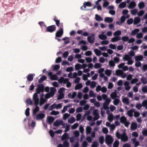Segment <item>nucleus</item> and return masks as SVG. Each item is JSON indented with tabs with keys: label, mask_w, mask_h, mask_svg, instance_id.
<instances>
[{
	"label": "nucleus",
	"mask_w": 147,
	"mask_h": 147,
	"mask_svg": "<svg viewBox=\"0 0 147 147\" xmlns=\"http://www.w3.org/2000/svg\"><path fill=\"white\" fill-rule=\"evenodd\" d=\"M33 100L34 101V105L36 106L33 111V113L34 115L39 110V107L38 105L39 104L40 100L38 94H37L36 93L33 95Z\"/></svg>",
	"instance_id": "1"
},
{
	"label": "nucleus",
	"mask_w": 147,
	"mask_h": 147,
	"mask_svg": "<svg viewBox=\"0 0 147 147\" xmlns=\"http://www.w3.org/2000/svg\"><path fill=\"white\" fill-rule=\"evenodd\" d=\"M44 90V86L43 84H39L38 86V88L36 89V92L34 94L36 93L40 94V92H43Z\"/></svg>",
	"instance_id": "2"
},
{
	"label": "nucleus",
	"mask_w": 147,
	"mask_h": 147,
	"mask_svg": "<svg viewBox=\"0 0 147 147\" xmlns=\"http://www.w3.org/2000/svg\"><path fill=\"white\" fill-rule=\"evenodd\" d=\"M105 141L107 144H111L113 142V139L111 136L109 135L106 137Z\"/></svg>",
	"instance_id": "3"
},
{
	"label": "nucleus",
	"mask_w": 147,
	"mask_h": 147,
	"mask_svg": "<svg viewBox=\"0 0 147 147\" xmlns=\"http://www.w3.org/2000/svg\"><path fill=\"white\" fill-rule=\"evenodd\" d=\"M56 28V27L55 25H52L47 27L46 31L47 32L52 33L55 30Z\"/></svg>",
	"instance_id": "4"
},
{
	"label": "nucleus",
	"mask_w": 147,
	"mask_h": 147,
	"mask_svg": "<svg viewBox=\"0 0 147 147\" xmlns=\"http://www.w3.org/2000/svg\"><path fill=\"white\" fill-rule=\"evenodd\" d=\"M48 76L51 80H57L58 79V76L55 74H53L52 72H49L48 73Z\"/></svg>",
	"instance_id": "5"
},
{
	"label": "nucleus",
	"mask_w": 147,
	"mask_h": 147,
	"mask_svg": "<svg viewBox=\"0 0 147 147\" xmlns=\"http://www.w3.org/2000/svg\"><path fill=\"white\" fill-rule=\"evenodd\" d=\"M63 29L60 28L59 30L57 31L55 34V36L56 37H60L63 34Z\"/></svg>",
	"instance_id": "6"
},
{
	"label": "nucleus",
	"mask_w": 147,
	"mask_h": 147,
	"mask_svg": "<svg viewBox=\"0 0 147 147\" xmlns=\"http://www.w3.org/2000/svg\"><path fill=\"white\" fill-rule=\"evenodd\" d=\"M91 35V36H89L87 37V40L90 43L92 44L95 39V35L94 34H92Z\"/></svg>",
	"instance_id": "7"
},
{
	"label": "nucleus",
	"mask_w": 147,
	"mask_h": 147,
	"mask_svg": "<svg viewBox=\"0 0 147 147\" xmlns=\"http://www.w3.org/2000/svg\"><path fill=\"white\" fill-rule=\"evenodd\" d=\"M121 140L124 142H126L128 140V137L125 132H123L122 134V136L121 138Z\"/></svg>",
	"instance_id": "8"
},
{
	"label": "nucleus",
	"mask_w": 147,
	"mask_h": 147,
	"mask_svg": "<svg viewBox=\"0 0 147 147\" xmlns=\"http://www.w3.org/2000/svg\"><path fill=\"white\" fill-rule=\"evenodd\" d=\"M62 120H56L53 123V125L55 126H59V125L62 124Z\"/></svg>",
	"instance_id": "9"
},
{
	"label": "nucleus",
	"mask_w": 147,
	"mask_h": 147,
	"mask_svg": "<svg viewBox=\"0 0 147 147\" xmlns=\"http://www.w3.org/2000/svg\"><path fill=\"white\" fill-rule=\"evenodd\" d=\"M45 115L42 113H39L38 114L36 117V118L37 120L41 119L45 117Z\"/></svg>",
	"instance_id": "10"
},
{
	"label": "nucleus",
	"mask_w": 147,
	"mask_h": 147,
	"mask_svg": "<svg viewBox=\"0 0 147 147\" xmlns=\"http://www.w3.org/2000/svg\"><path fill=\"white\" fill-rule=\"evenodd\" d=\"M137 127V125L136 123L133 122L131 124L130 129L131 130H136Z\"/></svg>",
	"instance_id": "11"
},
{
	"label": "nucleus",
	"mask_w": 147,
	"mask_h": 147,
	"mask_svg": "<svg viewBox=\"0 0 147 147\" xmlns=\"http://www.w3.org/2000/svg\"><path fill=\"white\" fill-rule=\"evenodd\" d=\"M69 137L68 135V134L66 133H65L62 136L61 140H62L63 141L64 140H67L68 139Z\"/></svg>",
	"instance_id": "12"
},
{
	"label": "nucleus",
	"mask_w": 147,
	"mask_h": 147,
	"mask_svg": "<svg viewBox=\"0 0 147 147\" xmlns=\"http://www.w3.org/2000/svg\"><path fill=\"white\" fill-rule=\"evenodd\" d=\"M55 119L53 117L50 116L47 118V122L48 123L51 125L53 122L54 121Z\"/></svg>",
	"instance_id": "13"
},
{
	"label": "nucleus",
	"mask_w": 147,
	"mask_h": 147,
	"mask_svg": "<svg viewBox=\"0 0 147 147\" xmlns=\"http://www.w3.org/2000/svg\"><path fill=\"white\" fill-rule=\"evenodd\" d=\"M136 6V3L134 1H131L129 4L128 7L129 9H133Z\"/></svg>",
	"instance_id": "14"
},
{
	"label": "nucleus",
	"mask_w": 147,
	"mask_h": 147,
	"mask_svg": "<svg viewBox=\"0 0 147 147\" xmlns=\"http://www.w3.org/2000/svg\"><path fill=\"white\" fill-rule=\"evenodd\" d=\"M92 6V4L90 1L85 2L84 3L83 6H84V9L86 8V6L88 7H91Z\"/></svg>",
	"instance_id": "15"
},
{
	"label": "nucleus",
	"mask_w": 147,
	"mask_h": 147,
	"mask_svg": "<svg viewBox=\"0 0 147 147\" xmlns=\"http://www.w3.org/2000/svg\"><path fill=\"white\" fill-rule=\"evenodd\" d=\"M140 21V18L139 17H136L134 18V25L137 24Z\"/></svg>",
	"instance_id": "16"
},
{
	"label": "nucleus",
	"mask_w": 147,
	"mask_h": 147,
	"mask_svg": "<svg viewBox=\"0 0 147 147\" xmlns=\"http://www.w3.org/2000/svg\"><path fill=\"white\" fill-rule=\"evenodd\" d=\"M135 58L136 61H141L143 59V57L141 55L136 56H135Z\"/></svg>",
	"instance_id": "17"
},
{
	"label": "nucleus",
	"mask_w": 147,
	"mask_h": 147,
	"mask_svg": "<svg viewBox=\"0 0 147 147\" xmlns=\"http://www.w3.org/2000/svg\"><path fill=\"white\" fill-rule=\"evenodd\" d=\"M121 39V37L120 36H115L111 39V41L113 42L117 41Z\"/></svg>",
	"instance_id": "18"
},
{
	"label": "nucleus",
	"mask_w": 147,
	"mask_h": 147,
	"mask_svg": "<svg viewBox=\"0 0 147 147\" xmlns=\"http://www.w3.org/2000/svg\"><path fill=\"white\" fill-rule=\"evenodd\" d=\"M138 6L140 9H142L145 7L144 3V2H140L139 3Z\"/></svg>",
	"instance_id": "19"
},
{
	"label": "nucleus",
	"mask_w": 147,
	"mask_h": 147,
	"mask_svg": "<svg viewBox=\"0 0 147 147\" xmlns=\"http://www.w3.org/2000/svg\"><path fill=\"white\" fill-rule=\"evenodd\" d=\"M113 19L110 17H106L104 21L106 22L111 23L113 21Z\"/></svg>",
	"instance_id": "20"
},
{
	"label": "nucleus",
	"mask_w": 147,
	"mask_h": 147,
	"mask_svg": "<svg viewBox=\"0 0 147 147\" xmlns=\"http://www.w3.org/2000/svg\"><path fill=\"white\" fill-rule=\"evenodd\" d=\"M140 30L139 29H136L132 31L131 32V35L133 36H134Z\"/></svg>",
	"instance_id": "21"
},
{
	"label": "nucleus",
	"mask_w": 147,
	"mask_h": 147,
	"mask_svg": "<svg viewBox=\"0 0 147 147\" xmlns=\"http://www.w3.org/2000/svg\"><path fill=\"white\" fill-rule=\"evenodd\" d=\"M94 51L96 55L99 56L101 55V52L100 50L97 49H95Z\"/></svg>",
	"instance_id": "22"
},
{
	"label": "nucleus",
	"mask_w": 147,
	"mask_h": 147,
	"mask_svg": "<svg viewBox=\"0 0 147 147\" xmlns=\"http://www.w3.org/2000/svg\"><path fill=\"white\" fill-rule=\"evenodd\" d=\"M98 37L99 38L102 40H106L107 38V36L103 34L99 35Z\"/></svg>",
	"instance_id": "23"
},
{
	"label": "nucleus",
	"mask_w": 147,
	"mask_h": 147,
	"mask_svg": "<svg viewBox=\"0 0 147 147\" xmlns=\"http://www.w3.org/2000/svg\"><path fill=\"white\" fill-rule=\"evenodd\" d=\"M47 77L45 76H42V77L40 78L38 80V82L39 83H41L43 81L47 79Z\"/></svg>",
	"instance_id": "24"
},
{
	"label": "nucleus",
	"mask_w": 147,
	"mask_h": 147,
	"mask_svg": "<svg viewBox=\"0 0 147 147\" xmlns=\"http://www.w3.org/2000/svg\"><path fill=\"white\" fill-rule=\"evenodd\" d=\"M82 87V85L81 84L79 83L76 84L75 87V89L76 90L80 89Z\"/></svg>",
	"instance_id": "25"
},
{
	"label": "nucleus",
	"mask_w": 147,
	"mask_h": 147,
	"mask_svg": "<svg viewBox=\"0 0 147 147\" xmlns=\"http://www.w3.org/2000/svg\"><path fill=\"white\" fill-rule=\"evenodd\" d=\"M27 79L28 81H32L33 79L32 74H30L28 75L27 77Z\"/></svg>",
	"instance_id": "26"
},
{
	"label": "nucleus",
	"mask_w": 147,
	"mask_h": 147,
	"mask_svg": "<svg viewBox=\"0 0 147 147\" xmlns=\"http://www.w3.org/2000/svg\"><path fill=\"white\" fill-rule=\"evenodd\" d=\"M123 59L124 60L127 61L130 59H131V58L128 55L125 54L123 57Z\"/></svg>",
	"instance_id": "27"
},
{
	"label": "nucleus",
	"mask_w": 147,
	"mask_h": 147,
	"mask_svg": "<svg viewBox=\"0 0 147 147\" xmlns=\"http://www.w3.org/2000/svg\"><path fill=\"white\" fill-rule=\"evenodd\" d=\"M123 102L125 103L126 105H128L129 103V99L126 97L122 99Z\"/></svg>",
	"instance_id": "28"
},
{
	"label": "nucleus",
	"mask_w": 147,
	"mask_h": 147,
	"mask_svg": "<svg viewBox=\"0 0 147 147\" xmlns=\"http://www.w3.org/2000/svg\"><path fill=\"white\" fill-rule=\"evenodd\" d=\"M46 100L45 99L42 97H41L40 99V101L39 103V105L40 106H42L45 102Z\"/></svg>",
	"instance_id": "29"
},
{
	"label": "nucleus",
	"mask_w": 147,
	"mask_h": 147,
	"mask_svg": "<svg viewBox=\"0 0 147 147\" xmlns=\"http://www.w3.org/2000/svg\"><path fill=\"white\" fill-rule=\"evenodd\" d=\"M119 7L120 8H122L125 7L126 6V3L125 2H122L119 5Z\"/></svg>",
	"instance_id": "30"
},
{
	"label": "nucleus",
	"mask_w": 147,
	"mask_h": 147,
	"mask_svg": "<svg viewBox=\"0 0 147 147\" xmlns=\"http://www.w3.org/2000/svg\"><path fill=\"white\" fill-rule=\"evenodd\" d=\"M141 80L143 84H145L147 83V78L145 77H142L141 79Z\"/></svg>",
	"instance_id": "31"
},
{
	"label": "nucleus",
	"mask_w": 147,
	"mask_h": 147,
	"mask_svg": "<svg viewBox=\"0 0 147 147\" xmlns=\"http://www.w3.org/2000/svg\"><path fill=\"white\" fill-rule=\"evenodd\" d=\"M99 142L100 144L102 145L104 143V136H100L99 138Z\"/></svg>",
	"instance_id": "32"
},
{
	"label": "nucleus",
	"mask_w": 147,
	"mask_h": 147,
	"mask_svg": "<svg viewBox=\"0 0 147 147\" xmlns=\"http://www.w3.org/2000/svg\"><path fill=\"white\" fill-rule=\"evenodd\" d=\"M120 122L121 123H123L127 121L126 118L125 116H122L120 119Z\"/></svg>",
	"instance_id": "33"
},
{
	"label": "nucleus",
	"mask_w": 147,
	"mask_h": 147,
	"mask_svg": "<svg viewBox=\"0 0 147 147\" xmlns=\"http://www.w3.org/2000/svg\"><path fill=\"white\" fill-rule=\"evenodd\" d=\"M91 128L88 126H87L86 127V132L87 134H88L91 133Z\"/></svg>",
	"instance_id": "34"
},
{
	"label": "nucleus",
	"mask_w": 147,
	"mask_h": 147,
	"mask_svg": "<svg viewBox=\"0 0 147 147\" xmlns=\"http://www.w3.org/2000/svg\"><path fill=\"white\" fill-rule=\"evenodd\" d=\"M109 65L111 67H113L115 66L114 62L112 60H111L109 62Z\"/></svg>",
	"instance_id": "35"
},
{
	"label": "nucleus",
	"mask_w": 147,
	"mask_h": 147,
	"mask_svg": "<svg viewBox=\"0 0 147 147\" xmlns=\"http://www.w3.org/2000/svg\"><path fill=\"white\" fill-rule=\"evenodd\" d=\"M95 19L96 20L98 21H100L103 20L102 18H101L100 16L97 14L95 15Z\"/></svg>",
	"instance_id": "36"
},
{
	"label": "nucleus",
	"mask_w": 147,
	"mask_h": 147,
	"mask_svg": "<svg viewBox=\"0 0 147 147\" xmlns=\"http://www.w3.org/2000/svg\"><path fill=\"white\" fill-rule=\"evenodd\" d=\"M57 18L56 16H55L53 19L54 21L55 22L56 25L58 27H59V24H60V20H59L57 19Z\"/></svg>",
	"instance_id": "37"
},
{
	"label": "nucleus",
	"mask_w": 147,
	"mask_h": 147,
	"mask_svg": "<svg viewBox=\"0 0 147 147\" xmlns=\"http://www.w3.org/2000/svg\"><path fill=\"white\" fill-rule=\"evenodd\" d=\"M82 68V65L79 63H77L75 65V68L77 70H78Z\"/></svg>",
	"instance_id": "38"
},
{
	"label": "nucleus",
	"mask_w": 147,
	"mask_h": 147,
	"mask_svg": "<svg viewBox=\"0 0 147 147\" xmlns=\"http://www.w3.org/2000/svg\"><path fill=\"white\" fill-rule=\"evenodd\" d=\"M123 74V71L120 70H117L116 71V74L117 76L121 75Z\"/></svg>",
	"instance_id": "39"
},
{
	"label": "nucleus",
	"mask_w": 147,
	"mask_h": 147,
	"mask_svg": "<svg viewBox=\"0 0 147 147\" xmlns=\"http://www.w3.org/2000/svg\"><path fill=\"white\" fill-rule=\"evenodd\" d=\"M114 100L113 101V104L115 105H117L119 104L120 100L118 98H115L114 99Z\"/></svg>",
	"instance_id": "40"
},
{
	"label": "nucleus",
	"mask_w": 147,
	"mask_h": 147,
	"mask_svg": "<svg viewBox=\"0 0 147 147\" xmlns=\"http://www.w3.org/2000/svg\"><path fill=\"white\" fill-rule=\"evenodd\" d=\"M121 31L120 30H118L115 31L114 33V35L115 36H118L121 34Z\"/></svg>",
	"instance_id": "41"
},
{
	"label": "nucleus",
	"mask_w": 147,
	"mask_h": 147,
	"mask_svg": "<svg viewBox=\"0 0 147 147\" xmlns=\"http://www.w3.org/2000/svg\"><path fill=\"white\" fill-rule=\"evenodd\" d=\"M112 73L111 70L107 69L105 71V74L108 76H109Z\"/></svg>",
	"instance_id": "42"
},
{
	"label": "nucleus",
	"mask_w": 147,
	"mask_h": 147,
	"mask_svg": "<svg viewBox=\"0 0 147 147\" xmlns=\"http://www.w3.org/2000/svg\"><path fill=\"white\" fill-rule=\"evenodd\" d=\"M109 105V104L104 102L103 103V108L105 110H106L107 109H109V107H108Z\"/></svg>",
	"instance_id": "43"
},
{
	"label": "nucleus",
	"mask_w": 147,
	"mask_h": 147,
	"mask_svg": "<svg viewBox=\"0 0 147 147\" xmlns=\"http://www.w3.org/2000/svg\"><path fill=\"white\" fill-rule=\"evenodd\" d=\"M113 119V115H109L108 117V120L110 122H111Z\"/></svg>",
	"instance_id": "44"
},
{
	"label": "nucleus",
	"mask_w": 147,
	"mask_h": 147,
	"mask_svg": "<svg viewBox=\"0 0 147 147\" xmlns=\"http://www.w3.org/2000/svg\"><path fill=\"white\" fill-rule=\"evenodd\" d=\"M119 145V142L117 140H115L113 144V147H118Z\"/></svg>",
	"instance_id": "45"
},
{
	"label": "nucleus",
	"mask_w": 147,
	"mask_h": 147,
	"mask_svg": "<svg viewBox=\"0 0 147 147\" xmlns=\"http://www.w3.org/2000/svg\"><path fill=\"white\" fill-rule=\"evenodd\" d=\"M60 68V66L59 65H54L53 67V69L54 70H57L59 69Z\"/></svg>",
	"instance_id": "46"
},
{
	"label": "nucleus",
	"mask_w": 147,
	"mask_h": 147,
	"mask_svg": "<svg viewBox=\"0 0 147 147\" xmlns=\"http://www.w3.org/2000/svg\"><path fill=\"white\" fill-rule=\"evenodd\" d=\"M59 113V112L58 111H52L51 113L50 114L52 115H57Z\"/></svg>",
	"instance_id": "47"
},
{
	"label": "nucleus",
	"mask_w": 147,
	"mask_h": 147,
	"mask_svg": "<svg viewBox=\"0 0 147 147\" xmlns=\"http://www.w3.org/2000/svg\"><path fill=\"white\" fill-rule=\"evenodd\" d=\"M69 145V143L67 142L66 140H65L63 143V147H68Z\"/></svg>",
	"instance_id": "48"
},
{
	"label": "nucleus",
	"mask_w": 147,
	"mask_h": 147,
	"mask_svg": "<svg viewBox=\"0 0 147 147\" xmlns=\"http://www.w3.org/2000/svg\"><path fill=\"white\" fill-rule=\"evenodd\" d=\"M121 39L124 42H126L129 40V37L127 36H124L122 37Z\"/></svg>",
	"instance_id": "49"
},
{
	"label": "nucleus",
	"mask_w": 147,
	"mask_h": 147,
	"mask_svg": "<svg viewBox=\"0 0 147 147\" xmlns=\"http://www.w3.org/2000/svg\"><path fill=\"white\" fill-rule=\"evenodd\" d=\"M125 16H121L120 18V24H122L124 23L125 22Z\"/></svg>",
	"instance_id": "50"
},
{
	"label": "nucleus",
	"mask_w": 147,
	"mask_h": 147,
	"mask_svg": "<svg viewBox=\"0 0 147 147\" xmlns=\"http://www.w3.org/2000/svg\"><path fill=\"white\" fill-rule=\"evenodd\" d=\"M133 22V19L132 18H130L127 20V23L129 25L132 24Z\"/></svg>",
	"instance_id": "51"
},
{
	"label": "nucleus",
	"mask_w": 147,
	"mask_h": 147,
	"mask_svg": "<svg viewBox=\"0 0 147 147\" xmlns=\"http://www.w3.org/2000/svg\"><path fill=\"white\" fill-rule=\"evenodd\" d=\"M142 90L144 93H147V86L142 87Z\"/></svg>",
	"instance_id": "52"
},
{
	"label": "nucleus",
	"mask_w": 147,
	"mask_h": 147,
	"mask_svg": "<svg viewBox=\"0 0 147 147\" xmlns=\"http://www.w3.org/2000/svg\"><path fill=\"white\" fill-rule=\"evenodd\" d=\"M110 96L112 99H115V98L117 97V94L115 93L111 94L110 95Z\"/></svg>",
	"instance_id": "53"
},
{
	"label": "nucleus",
	"mask_w": 147,
	"mask_h": 147,
	"mask_svg": "<svg viewBox=\"0 0 147 147\" xmlns=\"http://www.w3.org/2000/svg\"><path fill=\"white\" fill-rule=\"evenodd\" d=\"M30 109L29 107H28L27 108L26 111H25V114L27 116H28L30 115Z\"/></svg>",
	"instance_id": "54"
},
{
	"label": "nucleus",
	"mask_w": 147,
	"mask_h": 147,
	"mask_svg": "<svg viewBox=\"0 0 147 147\" xmlns=\"http://www.w3.org/2000/svg\"><path fill=\"white\" fill-rule=\"evenodd\" d=\"M75 121V119L74 117H72L71 119H68V123H74Z\"/></svg>",
	"instance_id": "55"
},
{
	"label": "nucleus",
	"mask_w": 147,
	"mask_h": 147,
	"mask_svg": "<svg viewBox=\"0 0 147 147\" xmlns=\"http://www.w3.org/2000/svg\"><path fill=\"white\" fill-rule=\"evenodd\" d=\"M138 80L137 78H135L132 80L131 81V83L132 84H134L138 82Z\"/></svg>",
	"instance_id": "56"
},
{
	"label": "nucleus",
	"mask_w": 147,
	"mask_h": 147,
	"mask_svg": "<svg viewBox=\"0 0 147 147\" xmlns=\"http://www.w3.org/2000/svg\"><path fill=\"white\" fill-rule=\"evenodd\" d=\"M98 144L96 141H94L93 142V144H92V147H97Z\"/></svg>",
	"instance_id": "57"
},
{
	"label": "nucleus",
	"mask_w": 147,
	"mask_h": 147,
	"mask_svg": "<svg viewBox=\"0 0 147 147\" xmlns=\"http://www.w3.org/2000/svg\"><path fill=\"white\" fill-rule=\"evenodd\" d=\"M96 83L95 81L92 82L91 83L90 86L92 88L95 87L96 86Z\"/></svg>",
	"instance_id": "58"
},
{
	"label": "nucleus",
	"mask_w": 147,
	"mask_h": 147,
	"mask_svg": "<svg viewBox=\"0 0 147 147\" xmlns=\"http://www.w3.org/2000/svg\"><path fill=\"white\" fill-rule=\"evenodd\" d=\"M116 136L118 138L121 139L122 134H120L119 132H117L116 133Z\"/></svg>",
	"instance_id": "59"
},
{
	"label": "nucleus",
	"mask_w": 147,
	"mask_h": 147,
	"mask_svg": "<svg viewBox=\"0 0 147 147\" xmlns=\"http://www.w3.org/2000/svg\"><path fill=\"white\" fill-rule=\"evenodd\" d=\"M70 116V115L67 113H65L63 115V119L64 120L66 119Z\"/></svg>",
	"instance_id": "60"
},
{
	"label": "nucleus",
	"mask_w": 147,
	"mask_h": 147,
	"mask_svg": "<svg viewBox=\"0 0 147 147\" xmlns=\"http://www.w3.org/2000/svg\"><path fill=\"white\" fill-rule=\"evenodd\" d=\"M101 44L102 45H107L109 44V41L108 40H103L101 42Z\"/></svg>",
	"instance_id": "61"
},
{
	"label": "nucleus",
	"mask_w": 147,
	"mask_h": 147,
	"mask_svg": "<svg viewBox=\"0 0 147 147\" xmlns=\"http://www.w3.org/2000/svg\"><path fill=\"white\" fill-rule=\"evenodd\" d=\"M69 53L68 51H66L64 52L63 54V56L64 58H66L68 55Z\"/></svg>",
	"instance_id": "62"
},
{
	"label": "nucleus",
	"mask_w": 147,
	"mask_h": 147,
	"mask_svg": "<svg viewBox=\"0 0 147 147\" xmlns=\"http://www.w3.org/2000/svg\"><path fill=\"white\" fill-rule=\"evenodd\" d=\"M144 11L140 10L138 13V15L139 16H142L144 14Z\"/></svg>",
	"instance_id": "63"
},
{
	"label": "nucleus",
	"mask_w": 147,
	"mask_h": 147,
	"mask_svg": "<svg viewBox=\"0 0 147 147\" xmlns=\"http://www.w3.org/2000/svg\"><path fill=\"white\" fill-rule=\"evenodd\" d=\"M147 105V100H145L143 101L142 105L143 107H145Z\"/></svg>",
	"instance_id": "64"
}]
</instances>
